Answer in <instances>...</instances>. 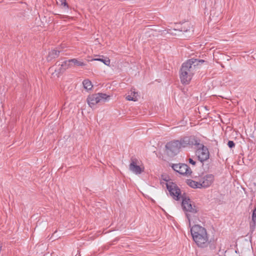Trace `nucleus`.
Wrapping results in <instances>:
<instances>
[{"label": "nucleus", "instance_id": "f257e3e1", "mask_svg": "<svg viewBox=\"0 0 256 256\" xmlns=\"http://www.w3.org/2000/svg\"><path fill=\"white\" fill-rule=\"evenodd\" d=\"M204 60L191 58L184 62L180 68V77L182 84H188L191 80L196 66L199 63L202 64Z\"/></svg>", "mask_w": 256, "mask_h": 256}, {"label": "nucleus", "instance_id": "f03ea898", "mask_svg": "<svg viewBox=\"0 0 256 256\" xmlns=\"http://www.w3.org/2000/svg\"><path fill=\"white\" fill-rule=\"evenodd\" d=\"M190 232L194 242L199 247H206L208 243V238L206 229L200 224H195L190 228Z\"/></svg>", "mask_w": 256, "mask_h": 256}, {"label": "nucleus", "instance_id": "7ed1b4c3", "mask_svg": "<svg viewBox=\"0 0 256 256\" xmlns=\"http://www.w3.org/2000/svg\"><path fill=\"white\" fill-rule=\"evenodd\" d=\"M108 97L105 94L98 93L89 96L86 100L89 106L93 108L96 104L105 102Z\"/></svg>", "mask_w": 256, "mask_h": 256}, {"label": "nucleus", "instance_id": "20e7f679", "mask_svg": "<svg viewBox=\"0 0 256 256\" xmlns=\"http://www.w3.org/2000/svg\"><path fill=\"white\" fill-rule=\"evenodd\" d=\"M181 148L200 145V140L194 136H184L178 140Z\"/></svg>", "mask_w": 256, "mask_h": 256}, {"label": "nucleus", "instance_id": "39448f33", "mask_svg": "<svg viewBox=\"0 0 256 256\" xmlns=\"http://www.w3.org/2000/svg\"><path fill=\"white\" fill-rule=\"evenodd\" d=\"M166 148L168 154L173 156L179 152L181 147L178 140H174L168 142L166 145Z\"/></svg>", "mask_w": 256, "mask_h": 256}, {"label": "nucleus", "instance_id": "423d86ee", "mask_svg": "<svg viewBox=\"0 0 256 256\" xmlns=\"http://www.w3.org/2000/svg\"><path fill=\"white\" fill-rule=\"evenodd\" d=\"M182 206L185 213H197L198 210L194 203L189 198L184 196H182Z\"/></svg>", "mask_w": 256, "mask_h": 256}, {"label": "nucleus", "instance_id": "0eeeda50", "mask_svg": "<svg viewBox=\"0 0 256 256\" xmlns=\"http://www.w3.org/2000/svg\"><path fill=\"white\" fill-rule=\"evenodd\" d=\"M172 167L174 171L182 175H190L192 173L190 168L184 164H173Z\"/></svg>", "mask_w": 256, "mask_h": 256}, {"label": "nucleus", "instance_id": "6e6552de", "mask_svg": "<svg viewBox=\"0 0 256 256\" xmlns=\"http://www.w3.org/2000/svg\"><path fill=\"white\" fill-rule=\"evenodd\" d=\"M198 148L197 150L198 157L200 162H202L209 158V152L208 148L202 144L197 146Z\"/></svg>", "mask_w": 256, "mask_h": 256}, {"label": "nucleus", "instance_id": "1a4fd4ad", "mask_svg": "<svg viewBox=\"0 0 256 256\" xmlns=\"http://www.w3.org/2000/svg\"><path fill=\"white\" fill-rule=\"evenodd\" d=\"M166 188L171 196L176 200H179L181 196L180 190L174 184H166Z\"/></svg>", "mask_w": 256, "mask_h": 256}, {"label": "nucleus", "instance_id": "9d476101", "mask_svg": "<svg viewBox=\"0 0 256 256\" xmlns=\"http://www.w3.org/2000/svg\"><path fill=\"white\" fill-rule=\"evenodd\" d=\"M214 176L212 174H207L201 177L199 180L201 188H208L214 182Z\"/></svg>", "mask_w": 256, "mask_h": 256}, {"label": "nucleus", "instance_id": "9b49d317", "mask_svg": "<svg viewBox=\"0 0 256 256\" xmlns=\"http://www.w3.org/2000/svg\"><path fill=\"white\" fill-rule=\"evenodd\" d=\"M138 160L136 158H132L130 160V163L129 166L130 170L136 174H138L144 171V168H142L139 166L137 165Z\"/></svg>", "mask_w": 256, "mask_h": 256}, {"label": "nucleus", "instance_id": "f8f14e48", "mask_svg": "<svg viewBox=\"0 0 256 256\" xmlns=\"http://www.w3.org/2000/svg\"><path fill=\"white\" fill-rule=\"evenodd\" d=\"M186 216L188 220L189 226L191 228V224L193 223L194 225L198 224L200 222L199 218L197 213H188L186 212Z\"/></svg>", "mask_w": 256, "mask_h": 256}, {"label": "nucleus", "instance_id": "ddd939ff", "mask_svg": "<svg viewBox=\"0 0 256 256\" xmlns=\"http://www.w3.org/2000/svg\"><path fill=\"white\" fill-rule=\"evenodd\" d=\"M58 66H60L58 69V72L59 73L63 72L66 69L72 66V64L70 63V60H68L64 61L62 64H58Z\"/></svg>", "mask_w": 256, "mask_h": 256}, {"label": "nucleus", "instance_id": "4468645a", "mask_svg": "<svg viewBox=\"0 0 256 256\" xmlns=\"http://www.w3.org/2000/svg\"><path fill=\"white\" fill-rule=\"evenodd\" d=\"M138 97H139V95L138 92H135L134 89L132 88L130 90V94L128 95L126 98L128 100H132L136 102L138 100Z\"/></svg>", "mask_w": 256, "mask_h": 256}, {"label": "nucleus", "instance_id": "2eb2a0df", "mask_svg": "<svg viewBox=\"0 0 256 256\" xmlns=\"http://www.w3.org/2000/svg\"><path fill=\"white\" fill-rule=\"evenodd\" d=\"M60 51L56 50H53L50 52L48 56V61L52 60V59L58 58L59 56Z\"/></svg>", "mask_w": 256, "mask_h": 256}, {"label": "nucleus", "instance_id": "dca6fc26", "mask_svg": "<svg viewBox=\"0 0 256 256\" xmlns=\"http://www.w3.org/2000/svg\"><path fill=\"white\" fill-rule=\"evenodd\" d=\"M187 184L192 188H201L200 184V181L197 182L192 180H188L186 182Z\"/></svg>", "mask_w": 256, "mask_h": 256}, {"label": "nucleus", "instance_id": "f3484780", "mask_svg": "<svg viewBox=\"0 0 256 256\" xmlns=\"http://www.w3.org/2000/svg\"><path fill=\"white\" fill-rule=\"evenodd\" d=\"M93 60L102 62L106 66H110V60L108 58H106L103 56H100L99 58H94Z\"/></svg>", "mask_w": 256, "mask_h": 256}, {"label": "nucleus", "instance_id": "a211bd4d", "mask_svg": "<svg viewBox=\"0 0 256 256\" xmlns=\"http://www.w3.org/2000/svg\"><path fill=\"white\" fill-rule=\"evenodd\" d=\"M82 84H83L84 88L85 89H86V90H90L92 88V82L88 80H84L82 82Z\"/></svg>", "mask_w": 256, "mask_h": 256}, {"label": "nucleus", "instance_id": "6ab92c4d", "mask_svg": "<svg viewBox=\"0 0 256 256\" xmlns=\"http://www.w3.org/2000/svg\"><path fill=\"white\" fill-rule=\"evenodd\" d=\"M70 63L72 64H72L74 66H84L85 65V64L83 62L79 61L76 58L70 59Z\"/></svg>", "mask_w": 256, "mask_h": 256}, {"label": "nucleus", "instance_id": "aec40b11", "mask_svg": "<svg viewBox=\"0 0 256 256\" xmlns=\"http://www.w3.org/2000/svg\"><path fill=\"white\" fill-rule=\"evenodd\" d=\"M190 24L188 22H184L182 24V27L180 28V30L184 32H186L188 30H190Z\"/></svg>", "mask_w": 256, "mask_h": 256}, {"label": "nucleus", "instance_id": "412c9836", "mask_svg": "<svg viewBox=\"0 0 256 256\" xmlns=\"http://www.w3.org/2000/svg\"><path fill=\"white\" fill-rule=\"evenodd\" d=\"M252 221L256 222V206L254 208L252 214Z\"/></svg>", "mask_w": 256, "mask_h": 256}, {"label": "nucleus", "instance_id": "4be33fe9", "mask_svg": "<svg viewBox=\"0 0 256 256\" xmlns=\"http://www.w3.org/2000/svg\"><path fill=\"white\" fill-rule=\"evenodd\" d=\"M256 223V222L252 221V222L250 224V229L252 232H253L255 229Z\"/></svg>", "mask_w": 256, "mask_h": 256}, {"label": "nucleus", "instance_id": "5701e85b", "mask_svg": "<svg viewBox=\"0 0 256 256\" xmlns=\"http://www.w3.org/2000/svg\"><path fill=\"white\" fill-rule=\"evenodd\" d=\"M228 145L230 148H232L234 147L235 144L232 140H229L228 143Z\"/></svg>", "mask_w": 256, "mask_h": 256}, {"label": "nucleus", "instance_id": "b1692460", "mask_svg": "<svg viewBox=\"0 0 256 256\" xmlns=\"http://www.w3.org/2000/svg\"><path fill=\"white\" fill-rule=\"evenodd\" d=\"M188 162L193 166H195L196 164V162L192 158H188Z\"/></svg>", "mask_w": 256, "mask_h": 256}, {"label": "nucleus", "instance_id": "393cba45", "mask_svg": "<svg viewBox=\"0 0 256 256\" xmlns=\"http://www.w3.org/2000/svg\"><path fill=\"white\" fill-rule=\"evenodd\" d=\"M61 4L62 6H63L64 7H65L66 8H68V4L66 2L65 0L64 1H61Z\"/></svg>", "mask_w": 256, "mask_h": 256}]
</instances>
